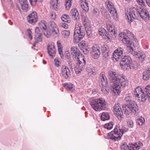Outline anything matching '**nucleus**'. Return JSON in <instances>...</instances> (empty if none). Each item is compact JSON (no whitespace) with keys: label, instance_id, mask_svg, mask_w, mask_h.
I'll return each mask as SVG.
<instances>
[{"label":"nucleus","instance_id":"obj_40","mask_svg":"<svg viewBox=\"0 0 150 150\" xmlns=\"http://www.w3.org/2000/svg\"><path fill=\"white\" fill-rule=\"evenodd\" d=\"M105 128L108 129H110L112 128V122L106 123L104 125Z\"/></svg>","mask_w":150,"mask_h":150},{"label":"nucleus","instance_id":"obj_60","mask_svg":"<svg viewBox=\"0 0 150 150\" xmlns=\"http://www.w3.org/2000/svg\"><path fill=\"white\" fill-rule=\"evenodd\" d=\"M145 71H146L147 73L150 74V67L148 68Z\"/></svg>","mask_w":150,"mask_h":150},{"label":"nucleus","instance_id":"obj_8","mask_svg":"<svg viewBox=\"0 0 150 150\" xmlns=\"http://www.w3.org/2000/svg\"><path fill=\"white\" fill-rule=\"evenodd\" d=\"M98 83L101 88L102 91L104 93L107 94L108 92L107 88L108 86L107 80L104 72H102L98 77Z\"/></svg>","mask_w":150,"mask_h":150},{"label":"nucleus","instance_id":"obj_7","mask_svg":"<svg viewBox=\"0 0 150 150\" xmlns=\"http://www.w3.org/2000/svg\"><path fill=\"white\" fill-rule=\"evenodd\" d=\"M112 23L110 21H107L106 23V26L108 30V33L106 35V30L103 28H99L98 30L99 34L102 37H103L105 35L106 36L109 41H111L112 37Z\"/></svg>","mask_w":150,"mask_h":150},{"label":"nucleus","instance_id":"obj_46","mask_svg":"<svg viewBox=\"0 0 150 150\" xmlns=\"http://www.w3.org/2000/svg\"><path fill=\"white\" fill-rule=\"evenodd\" d=\"M43 0H29L30 3L31 5H35L37 1L41 2Z\"/></svg>","mask_w":150,"mask_h":150},{"label":"nucleus","instance_id":"obj_12","mask_svg":"<svg viewBox=\"0 0 150 150\" xmlns=\"http://www.w3.org/2000/svg\"><path fill=\"white\" fill-rule=\"evenodd\" d=\"M128 129V128L125 127H123L121 129L119 126H116L113 130V133L116 135H117V136L113 137V140L117 141L120 139L124 132H127Z\"/></svg>","mask_w":150,"mask_h":150},{"label":"nucleus","instance_id":"obj_62","mask_svg":"<svg viewBox=\"0 0 150 150\" xmlns=\"http://www.w3.org/2000/svg\"><path fill=\"white\" fill-rule=\"evenodd\" d=\"M114 33L113 34L114 35L115 37V38H116V37L117 36V35H115V34H117V32H116L115 30H114Z\"/></svg>","mask_w":150,"mask_h":150},{"label":"nucleus","instance_id":"obj_48","mask_svg":"<svg viewBox=\"0 0 150 150\" xmlns=\"http://www.w3.org/2000/svg\"><path fill=\"white\" fill-rule=\"evenodd\" d=\"M58 50L59 54L60 55V56L62 58H64V55L63 54V52L62 50V48H59L58 49Z\"/></svg>","mask_w":150,"mask_h":150},{"label":"nucleus","instance_id":"obj_45","mask_svg":"<svg viewBox=\"0 0 150 150\" xmlns=\"http://www.w3.org/2000/svg\"><path fill=\"white\" fill-rule=\"evenodd\" d=\"M59 25L60 27H62L65 29H67L69 27V25L64 23H61Z\"/></svg>","mask_w":150,"mask_h":150},{"label":"nucleus","instance_id":"obj_64","mask_svg":"<svg viewBox=\"0 0 150 150\" xmlns=\"http://www.w3.org/2000/svg\"><path fill=\"white\" fill-rule=\"evenodd\" d=\"M95 92H96V91H95V90H94V89L92 91L93 93V94H95Z\"/></svg>","mask_w":150,"mask_h":150},{"label":"nucleus","instance_id":"obj_41","mask_svg":"<svg viewBox=\"0 0 150 150\" xmlns=\"http://www.w3.org/2000/svg\"><path fill=\"white\" fill-rule=\"evenodd\" d=\"M150 77V74L147 73L146 71H145L143 73V79L145 80H147Z\"/></svg>","mask_w":150,"mask_h":150},{"label":"nucleus","instance_id":"obj_53","mask_svg":"<svg viewBox=\"0 0 150 150\" xmlns=\"http://www.w3.org/2000/svg\"><path fill=\"white\" fill-rule=\"evenodd\" d=\"M55 64L57 67H58L60 66L59 63L60 61H59L58 59L56 58L54 59Z\"/></svg>","mask_w":150,"mask_h":150},{"label":"nucleus","instance_id":"obj_47","mask_svg":"<svg viewBox=\"0 0 150 150\" xmlns=\"http://www.w3.org/2000/svg\"><path fill=\"white\" fill-rule=\"evenodd\" d=\"M108 77L111 81L112 80V70L109 71L108 74Z\"/></svg>","mask_w":150,"mask_h":150},{"label":"nucleus","instance_id":"obj_21","mask_svg":"<svg viewBox=\"0 0 150 150\" xmlns=\"http://www.w3.org/2000/svg\"><path fill=\"white\" fill-rule=\"evenodd\" d=\"M134 94L137 95L138 98H140V97H141L142 101L143 102H144V100H143V97L144 95H143L142 94V95H140L141 94H142V93L143 94V95H144V90L143 91L142 89L140 87H137L136 89H135V90L134 91Z\"/></svg>","mask_w":150,"mask_h":150},{"label":"nucleus","instance_id":"obj_15","mask_svg":"<svg viewBox=\"0 0 150 150\" xmlns=\"http://www.w3.org/2000/svg\"><path fill=\"white\" fill-rule=\"evenodd\" d=\"M56 49L53 43H49L47 46V52L49 56L51 58H53L55 56Z\"/></svg>","mask_w":150,"mask_h":150},{"label":"nucleus","instance_id":"obj_35","mask_svg":"<svg viewBox=\"0 0 150 150\" xmlns=\"http://www.w3.org/2000/svg\"><path fill=\"white\" fill-rule=\"evenodd\" d=\"M35 32L36 34L38 35V40L40 41V37L42 34V31L41 30H40L39 27H37L35 28Z\"/></svg>","mask_w":150,"mask_h":150},{"label":"nucleus","instance_id":"obj_30","mask_svg":"<svg viewBox=\"0 0 150 150\" xmlns=\"http://www.w3.org/2000/svg\"><path fill=\"white\" fill-rule=\"evenodd\" d=\"M101 118L102 121H105L108 120L110 118V116L108 113L103 112L101 116Z\"/></svg>","mask_w":150,"mask_h":150},{"label":"nucleus","instance_id":"obj_4","mask_svg":"<svg viewBox=\"0 0 150 150\" xmlns=\"http://www.w3.org/2000/svg\"><path fill=\"white\" fill-rule=\"evenodd\" d=\"M125 100V103L123 105L122 108L126 115L135 114L138 112V106L135 102L131 100V97L129 95H126Z\"/></svg>","mask_w":150,"mask_h":150},{"label":"nucleus","instance_id":"obj_43","mask_svg":"<svg viewBox=\"0 0 150 150\" xmlns=\"http://www.w3.org/2000/svg\"><path fill=\"white\" fill-rule=\"evenodd\" d=\"M127 125L129 127L132 128L134 126L133 122L131 120H129L127 121Z\"/></svg>","mask_w":150,"mask_h":150},{"label":"nucleus","instance_id":"obj_37","mask_svg":"<svg viewBox=\"0 0 150 150\" xmlns=\"http://www.w3.org/2000/svg\"><path fill=\"white\" fill-rule=\"evenodd\" d=\"M145 120L144 118L140 117L137 119V122L139 125H142L145 122Z\"/></svg>","mask_w":150,"mask_h":150},{"label":"nucleus","instance_id":"obj_22","mask_svg":"<svg viewBox=\"0 0 150 150\" xmlns=\"http://www.w3.org/2000/svg\"><path fill=\"white\" fill-rule=\"evenodd\" d=\"M70 13L74 20L77 21L79 20V14L76 8L72 9Z\"/></svg>","mask_w":150,"mask_h":150},{"label":"nucleus","instance_id":"obj_24","mask_svg":"<svg viewBox=\"0 0 150 150\" xmlns=\"http://www.w3.org/2000/svg\"><path fill=\"white\" fill-rule=\"evenodd\" d=\"M21 7L22 9L27 11L28 9L29 5L27 0H21Z\"/></svg>","mask_w":150,"mask_h":150},{"label":"nucleus","instance_id":"obj_38","mask_svg":"<svg viewBox=\"0 0 150 150\" xmlns=\"http://www.w3.org/2000/svg\"><path fill=\"white\" fill-rule=\"evenodd\" d=\"M61 33L63 37L67 38L69 37L70 34V32L69 30H64L62 31Z\"/></svg>","mask_w":150,"mask_h":150},{"label":"nucleus","instance_id":"obj_26","mask_svg":"<svg viewBox=\"0 0 150 150\" xmlns=\"http://www.w3.org/2000/svg\"><path fill=\"white\" fill-rule=\"evenodd\" d=\"M108 47L107 45H102L101 47L103 54L105 58L108 56Z\"/></svg>","mask_w":150,"mask_h":150},{"label":"nucleus","instance_id":"obj_17","mask_svg":"<svg viewBox=\"0 0 150 150\" xmlns=\"http://www.w3.org/2000/svg\"><path fill=\"white\" fill-rule=\"evenodd\" d=\"M27 19L30 23L32 24L35 23L38 19L37 13L35 11L32 12L28 16Z\"/></svg>","mask_w":150,"mask_h":150},{"label":"nucleus","instance_id":"obj_5","mask_svg":"<svg viewBox=\"0 0 150 150\" xmlns=\"http://www.w3.org/2000/svg\"><path fill=\"white\" fill-rule=\"evenodd\" d=\"M123 79L121 75L113 71V96L120 95L121 91L120 84Z\"/></svg>","mask_w":150,"mask_h":150},{"label":"nucleus","instance_id":"obj_50","mask_svg":"<svg viewBox=\"0 0 150 150\" xmlns=\"http://www.w3.org/2000/svg\"><path fill=\"white\" fill-rule=\"evenodd\" d=\"M138 3L141 6H144L145 5V3L143 1V0H136Z\"/></svg>","mask_w":150,"mask_h":150},{"label":"nucleus","instance_id":"obj_59","mask_svg":"<svg viewBox=\"0 0 150 150\" xmlns=\"http://www.w3.org/2000/svg\"><path fill=\"white\" fill-rule=\"evenodd\" d=\"M147 5L150 7V0H145Z\"/></svg>","mask_w":150,"mask_h":150},{"label":"nucleus","instance_id":"obj_19","mask_svg":"<svg viewBox=\"0 0 150 150\" xmlns=\"http://www.w3.org/2000/svg\"><path fill=\"white\" fill-rule=\"evenodd\" d=\"M144 95H143V94L142 93V94H141L140 95H142V94L144 96L143 97V100L144 102L146 101L147 98H148L149 100L150 99V85H147L145 88L144 89Z\"/></svg>","mask_w":150,"mask_h":150},{"label":"nucleus","instance_id":"obj_18","mask_svg":"<svg viewBox=\"0 0 150 150\" xmlns=\"http://www.w3.org/2000/svg\"><path fill=\"white\" fill-rule=\"evenodd\" d=\"M100 54V48L97 45L93 46L92 48V56L95 59L98 58Z\"/></svg>","mask_w":150,"mask_h":150},{"label":"nucleus","instance_id":"obj_23","mask_svg":"<svg viewBox=\"0 0 150 150\" xmlns=\"http://www.w3.org/2000/svg\"><path fill=\"white\" fill-rule=\"evenodd\" d=\"M84 26L85 27V29L86 32V35L88 38H91L92 36V29L91 26L89 25H87L86 23H85L84 24Z\"/></svg>","mask_w":150,"mask_h":150},{"label":"nucleus","instance_id":"obj_55","mask_svg":"<svg viewBox=\"0 0 150 150\" xmlns=\"http://www.w3.org/2000/svg\"><path fill=\"white\" fill-rule=\"evenodd\" d=\"M118 107H120V104L119 103H117L115 104L114 106V110H115L117 108H118Z\"/></svg>","mask_w":150,"mask_h":150},{"label":"nucleus","instance_id":"obj_20","mask_svg":"<svg viewBox=\"0 0 150 150\" xmlns=\"http://www.w3.org/2000/svg\"><path fill=\"white\" fill-rule=\"evenodd\" d=\"M114 114L119 120H122L123 118V113L120 107L113 110Z\"/></svg>","mask_w":150,"mask_h":150},{"label":"nucleus","instance_id":"obj_25","mask_svg":"<svg viewBox=\"0 0 150 150\" xmlns=\"http://www.w3.org/2000/svg\"><path fill=\"white\" fill-rule=\"evenodd\" d=\"M80 5L83 10L86 12L89 10L88 4L86 0H83V1L80 3Z\"/></svg>","mask_w":150,"mask_h":150},{"label":"nucleus","instance_id":"obj_61","mask_svg":"<svg viewBox=\"0 0 150 150\" xmlns=\"http://www.w3.org/2000/svg\"><path fill=\"white\" fill-rule=\"evenodd\" d=\"M67 59H68L69 60V59H71L70 55L69 52H68V54L67 55Z\"/></svg>","mask_w":150,"mask_h":150},{"label":"nucleus","instance_id":"obj_28","mask_svg":"<svg viewBox=\"0 0 150 150\" xmlns=\"http://www.w3.org/2000/svg\"><path fill=\"white\" fill-rule=\"evenodd\" d=\"M64 86L67 90L71 91H73L74 90V88L73 85L71 83H64Z\"/></svg>","mask_w":150,"mask_h":150},{"label":"nucleus","instance_id":"obj_51","mask_svg":"<svg viewBox=\"0 0 150 150\" xmlns=\"http://www.w3.org/2000/svg\"><path fill=\"white\" fill-rule=\"evenodd\" d=\"M107 137L108 139L112 140V131L108 134Z\"/></svg>","mask_w":150,"mask_h":150},{"label":"nucleus","instance_id":"obj_27","mask_svg":"<svg viewBox=\"0 0 150 150\" xmlns=\"http://www.w3.org/2000/svg\"><path fill=\"white\" fill-rule=\"evenodd\" d=\"M58 0H51V4L53 8L55 10H57L59 8V4L58 3Z\"/></svg>","mask_w":150,"mask_h":150},{"label":"nucleus","instance_id":"obj_49","mask_svg":"<svg viewBox=\"0 0 150 150\" xmlns=\"http://www.w3.org/2000/svg\"><path fill=\"white\" fill-rule=\"evenodd\" d=\"M50 16L52 20H55L56 17V15L54 12H52L50 13Z\"/></svg>","mask_w":150,"mask_h":150},{"label":"nucleus","instance_id":"obj_11","mask_svg":"<svg viewBox=\"0 0 150 150\" xmlns=\"http://www.w3.org/2000/svg\"><path fill=\"white\" fill-rule=\"evenodd\" d=\"M52 23V25L54 24V27H49L42 31L44 35L47 38L49 37L52 33L57 36H58L59 35V30L56 27V25L54 22Z\"/></svg>","mask_w":150,"mask_h":150},{"label":"nucleus","instance_id":"obj_13","mask_svg":"<svg viewBox=\"0 0 150 150\" xmlns=\"http://www.w3.org/2000/svg\"><path fill=\"white\" fill-rule=\"evenodd\" d=\"M76 63V66L75 68V70H77L76 72H80L83 70L86 66V58L83 56L80 59L75 60Z\"/></svg>","mask_w":150,"mask_h":150},{"label":"nucleus","instance_id":"obj_52","mask_svg":"<svg viewBox=\"0 0 150 150\" xmlns=\"http://www.w3.org/2000/svg\"><path fill=\"white\" fill-rule=\"evenodd\" d=\"M81 50L83 51L85 54H87L89 53V50H88V49L87 48V47L83 48L81 49Z\"/></svg>","mask_w":150,"mask_h":150},{"label":"nucleus","instance_id":"obj_42","mask_svg":"<svg viewBox=\"0 0 150 150\" xmlns=\"http://www.w3.org/2000/svg\"><path fill=\"white\" fill-rule=\"evenodd\" d=\"M78 45L79 47L81 49L87 47V45H86V42L85 41L79 42V43Z\"/></svg>","mask_w":150,"mask_h":150},{"label":"nucleus","instance_id":"obj_34","mask_svg":"<svg viewBox=\"0 0 150 150\" xmlns=\"http://www.w3.org/2000/svg\"><path fill=\"white\" fill-rule=\"evenodd\" d=\"M113 20L114 19L115 21H118V15L117 13L116 9L113 7Z\"/></svg>","mask_w":150,"mask_h":150},{"label":"nucleus","instance_id":"obj_63","mask_svg":"<svg viewBox=\"0 0 150 150\" xmlns=\"http://www.w3.org/2000/svg\"><path fill=\"white\" fill-rule=\"evenodd\" d=\"M35 45H36L35 43V42L33 44V46L32 47V48H33V47H35Z\"/></svg>","mask_w":150,"mask_h":150},{"label":"nucleus","instance_id":"obj_32","mask_svg":"<svg viewBox=\"0 0 150 150\" xmlns=\"http://www.w3.org/2000/svg\"><path fill=\"white\" fill-rule=\"evenodd\" d=\"M139 65L137 62L135 61L133 62H132L130 64L129 67L130 69H137Z\"/></svg>","mask_w":150,"mask_h":150},{"label":"nucleus","instance_id":"obj_54","mask_svg":"<svg viewBox=\"0 0 150 150\" xmlns=\"http://www.w3.org/2000/svg\"><path fill=\"white\" fill-rule=\"evenodd\" d=\"M27 33L29 37L30 38V40H32V36L31 35L32 32L30 29H28L27 30Z\"/></svg>","mask_w":150,"mask_h":150},{"label":"nucleus","instance_id":"obj_1","mask_svg":"<svg viewBox=\"0 0 150 150\" xmlns=\"http://www.w3.org/2000/svg\"><path fill=\"white\" fill-rule=\"evenodd\" d=\"M123 36H122L120 35V37H122V42L127 46V48L129 52L136 57L139 58L142 62H143L145 60L144 58L146 56L144 52L139 51H134V44L130 41V40L133 39H134L135 42L137 41V39H135L134 35L130 31L125 30L123 33Z\"/></svg>","mask_w":150,"mask_h":150},{"label":"nucleus","instance_id":"obj_31","mask_svg":"<svg viewBox=\"0 0 150 150\" xmlns=\"http://www.w3.org/2000/svg\"><path fill=\"white\" fill-rule=\"evenodd\" d=\"M87 71L90 75H95L96 74V71L94 68H91L89 67H87L86 68Z\"/></svg>","mask_w":150,"mask_h":150},{"label":"nucleus","instance_id":"obj_3","mask_svg":"<svg viewBox=\"0 0 150 150\" xmlns=\"http://www.w3.org/2000/svg\"><path fill=\"white\" fill-rule=\"evenodd\" d=\"M122 48H117L113 53V62L118 61L120 60V65L124 70L127 69L130 63L132 62L131 57L128 55L123 54Z\"/></svg>","mask_w":150,"mask_h":150},{"label":"nucleus","instance_id":"obj_6","mask_svg":"<svg viewBox=\"0 0 150 150\" xmlns=\"http://www.w3.org/2000/svg\"><path fill=\"white\" fill-rule=\"evenodd\" d=\"M89 101L92 108L96 111H101L106 108L105 100L102 98L99 99L91 98L89 99Z\"/></svg>","mask_w":150,"mask_h":150},{"label":"nucleus","instance_id":"obj_56","mask_svg":"<svg viewBox=\"0 0 150 150\" xmlns=\"http://www.w3.org/2000/svg\"><path fill=\"white\" fill-rule=\"evenodd\" d=\"M57 45L58 49L59 48H62L61 45V43L57 41Z\"/></svg>","mask_w":150,"mask_h":150},{"label":"nucleus","instance_id":"obj_58","mask_svg":"<svg viewBox=\"0 0 150 150\" xmlns=\"http://www.w3.org/2000/svg\"><path fill=\"white\" fill-rule=\"evenodd\" d=\"M71 64V65L69 66V67L70 68H71V69H73L74 68H75V67H74V65L73 63Z\"/></svg>","mask_w":150,"mask_h":150},{"label":"nucleus","instance_id":"obj_2","mask_svg":"<svg viewBox=\"0 0 150 150\" xmlns=\"http://www.w3.org/2000/svg\"><path fill=\"white\" fill-rule=\"evenodd\" d=\"M139 16L145 21L149 18V15L148 11L146 9L136 8L134 7L130 9L129 11L125 13V17L128 22L130 23L135 19H138Z\"/></svg>","mask_w":150,"mask_h":150},{"label":"nucleus","instance_id":"obj_39","mask_svg":"<svg viewBox=\"0 0 150 150\" xmlns=\"http://www.w3.org/2000/svg\"><path fill=\"white\" fill-rule=\"evenodd\" d=\"M112 3L111 1H109L108 2L107 4L108 8L109 11H110L109 12L112 15Z\"/></svg>","mask_w":150,"mask_h":150},{"label":"nucleus","instance_id":"obj_10","mask_svg":"<svg viewBox=\"0 0 150 150\" xmlns=\"http://www.w3.org/2000/svg\"><path fill=\"white\" fill-rule=\"evenodd\" d=\"M143 146L142 143L139 142L135 144L127 145L125 142L122 143L121 146V150H139Z\"/></svg>","mask_w":150,"mask_h":150},{"label":"nucleus","instance_id":"obj_33","mask_svg":"<svg viewBox=\"0 0 150 150\" xmlns=\"http://www.w3.org/2000/svg\"><path fill=\"white\" fill-rule=\"evenodd\" d=\"M46 23L45 21H42L39 23V26L41 30L42 31L47 28Z\"/></svg>","mask_w":150,"mask_h":150},{"label":"nucleus","instance_id":"obj_16","mask_svg":"<svg viewBox=\"0 0 150 150\" xmlns=\"http://www.w3.org/2000/svg\"><path fill=\"white\" fill-rule=\"evenodd\" d=\"M61 74L63 78L64 79H68L71 76L70 71L68 67L64 66L61 68Z\"/></svg>","mask_w":150,"mask_h":150},{"label":"nucleus","instance_id":"obj_57","mask_svg":"<svg viewBox=\"0 0 150 150\" xmlns=\"http://www.w3.org/2000/svg\"><path fill=\"white\" fill-rule=\"evenodd\" d=\"M73 60L72 59H70L69 60H68V64L69 66L71 65V64H72L73 63L72 62Z\"/></svg>","mask_w":150,"mask_h":150},{"label":"nucleus","instance_id":"obj_14","mask_svg":"<svg viewBox=\"0 0 150 150\" xmlns=\"http://www.w3.org/2000/svg\"><path fill=\"white\" fill-rule=\"evenodd\" d=\"M70 52L74 61L78 60L82 57V54L79 48L76 46L71 47L70 49Z\"/></svg>","mask_w":150,"mask_h":150},{"label":"nucleus","instance_id":"obj_36","mask_svg":"<svg viewBox=\"0 0 150 150\" xmlns=\"http://www.w3.org/2000/svg\"><path fill=\"white\" fill-rule=\"evenodd\" d=\"M65 5L66 9L69 10L71 7V5L72 0H65Z\"/></svg>","mask_w":150,"mask_h":150},{"label":"nucleus","instance_id":"obj_9","mask_svg":"<svg viewBox=\"0 0 150 150\" xmlns=\"http://www.w3.org/2000/svg\"><path fill=\"white\" fill-rule=\"evenodd\" d=\"M74 38L78 40L83 38L85 33L84 27L80 23H76L75 28Z\"/></svg>","mask_w":150,"mask_h":150},{"label":"nucleus","instance_id":"obj_29","mask_svg":"<svg viewBox=\"0 0 150 150\" xmlns=\"http://www.w3.org/2000/svg\"><path fill=\"white\" fill-rule=\"evenodd\" d=\"M61 19L62 21L68 23H70L71 21L69 16L68 15H63L62 16Z\"/></svg>","mask_w":150,"mask_h":150},{"label":"nucleus","instance_id":"obj_44","mask_svg":"<svg viewBox=\"0 0 150 150\" xmlns=\"http://www.w3.org/2000/svg\"><path fill=\"white\" fill-rule=\"evenodd\" d=\"M93 14L94 16H98L100 13V12L99 10L97 8H94L93 10Z\"/></svg>","mask_w":150,"mask_h":150}]
</instances>
